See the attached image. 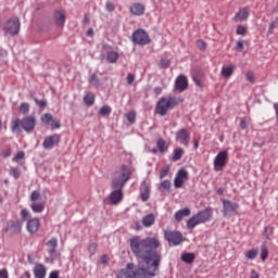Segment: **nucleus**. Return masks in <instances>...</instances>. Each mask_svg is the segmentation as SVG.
<instances>
[{
	"label": "nucleus",
	"instance_id": "12",
	"mask_svg": "<svg viewBox=\"0 0 278 278\" xmlns=\"http://www.w3.org/2000/svg\"><path fill=\"white\" fill-rule=\"evenodd\" d=\"M60 139H61V136L59 134H54L52 136L46 137L42 142L43 149H46L48 151L53 149V147H55V144H60Z\"/></svg>",
	"mask_w": 278,
	"mask_h": 278
},
{
	"label": "nucleus",
	"instance_id": "43",
	"mask_svg": "<svg viewBox=\"0 0 278 278\" xmlns=\"http://www.w3.org/2000/svg\"><path fill=\"white\" fill-rule=\"evenodd\" d=\"M268 257V249L265 245L261 248V260L264 262Z\"/></svg>",
	"mask_w": 278,
	"mask_h": 278
},
{
	"label": "nucleus",
	"instance_id": "32",
	"mask_svg": "<svg viewBox=\"0 0 278 278\" xmlns=\"http://www.w3.org/2000/svg\"><path fill=\"white\" fill-rule=\"evenodd\" d=\"M156 147L160 153H166L168 151V146L166 144V141L164 139H159L156 142Z\"/></svg>",
	"mask_w": 278,
	"mask_h": 278
},
{
	"label": "nucleus",
	"instance_id": "56",
	"mask_svg": "<svg viewBox=\"0 0 278 278\" xmlns=\"http://www.w3.org/2000/svg\"><path fill=\"white\" fill-rule=\"evenodd\" d=\"M21 216H22L23 220H25L26 218H29V211H27V208L22 210Z\"/></svg>",
	"mask_w": 278,
	"mask_h": 278
},
{
	"label": "nucleus",
	"instance_id": "37",
	"mask_svg": "<svg viewBox=\"0 0 278 278\" xmlns=\"http://www.w3.org/2000/svg\"><path fill=\"white\" fill-rule=\"evenodd\" d=\"M53 121V115L51 113H45L41 116V122L45 123V125H49Z\"/></svg>",
	"mask_w": 278,
	"mask_h": 278
},
{
	"label": "nucleus",
	"instance_id": "38",
	"mask_svg": "<svg viewBox=\"0 0 278 278\" xmlns=\"http://www.w3.org/2000/svg\"><path fill=\"white\" fill-rule=\"evenodd\" d=\"M20 113L21 114H29V103H27V102L21 103Z\"/></svg>",
	"mask_w": 278,
	"mask_h": 278
},
{
	"label": "nucleus",
	"instance_id": "49",
	"mask_svg": "<svg viewBox=\"0 0 278 278\" xmlns=\"http://www.w3.org/2000/svg\"><path fill=\"white\" fill-rule=\"evenodd\" d=\"M237 34L239 36H245L247 35V27L245 26H238Z\"/></svg>",
	"mask_w": 278,
	"mask_h": 278
},
{
	"label": "nucleus",
	"instance_id": "52",
	"mask_svg": "<svg viewBox=\"0 0 278 278\" xmlns=\"http://www.w3.org/2000/svg\"><path fill=\"white\" fill-rule=\"evenodd\" d=\"M169 170H170V169H169L168 167L163 168V169L160 172V179H164V177H167Z\"/></svg>",
	"mask_w": 278,
	"mask_h": 278
},
{
	"label": "nucleus",
	"instance_id": "50",
	"mask_svg": "<svg viewBox=\"0 0 278 278\" xmlns=\"http://www.w3.org/2000/svg\"><path fill=\"white\" fill-rule=\"evenodd\" d=\"M160 66H161V68H168V66H170V61L166 60V59H163L160 62Z\"/></svg>",
	"mask_w": 278,
	"mask_h": 278
},
{
	"label": "nucleus",
	"instance_id": "61",
	"mask_svg": "<svg viewBox=\"0 0 278 278\" xmlns=\"http://www.w3.org/2000/svg\"><path fill=\"white\" fill-rule=\"evenodd\" d=\"M49 278H60V271L53 270L49 274Z\"/></svg>",
	"mask_w": 278,
	"mask_h": 278
},
{
	"label": "nucleus",
	"instance_id": "34",
	"mask_svg": "<svg viewBox=\"0 0 278 278\" xmlns=\"http://www.w3.org/2000/svg\"><path fill=\"white\" fill-rule=\"evenodd\" d=\"M194 257L193 253H185L181 255V260L185 264H192V262H194Z\"/></svg>",
	"mask_w": 278,
	"mask_h": 278
},
{
	"label": "nucleus",
	"instance_id": "10",
	"mask_svg": "<svg viewBox=\"0 0 278 278\" xmlns=\"http://www.w3.org/2000/svg\"><path fill=\"white\" fill-rule=\"evenodd\" d=\"M176 142H179L182 147H190V132L188 129L182 128L177 130Z\"/></svg>",
	"mask_w": 278,
	"mask_h": 278
},
{
	"label": "nucleus",
	"instance_id": "29",
	"mask_svg": "<svg viewBox=\"0 0 278 278\" xmlns=\"http://www.w3.org/2000/svg\"><path fill=\"white\" fill-rule=\"evenodd\" d=\"M88 81L92 88H99V86H101V79H99V76H97V74H92L89 77Z\"/></svg>",
	"mask_w": 278,
	"mask_h": 278
},
{
	"label": "nucleus",
	"instance_id": "23",
	"mask_svg": "<svg viewBox=\"0 0 278 278\" xmlns=\"http://www.w3.org/2000/svg\"><path fill=\"white\" fill-rule=\"evenodd\" d=\"M130 12L134 16H142V14H144V7L142 3H135L130 7Z\"/></svg>",
	"mask_w": 278,
	"mask_h": 278
},
{
	"label": "nucleus",
	"instance_id": "39",
	"mask_svg": "<svg viewBox=\"0 0 278 278\" xmlns=\"http://www.w3.org/2000/svg\"><path fill=\"white\" fill-rule=\"evenodd\" d=\"M101 116H110L112 114V108L104 105L100 109Z\"/></svg>",
	"mask_w": 278,
	"mask_h": 278
},
{
	"label": "nucleus",
	"instance_id": "14",
	"mask_svg": "<svg viewBox=\"0 0 278 278\" xmlns=\"http://www.w3.org/2000/svg\"><path fill=\"white\" fill-rule=\"evenodd\" d=\"M187 179H188V170L179 169L174 179L175 188H182Z\"/></svg>",
	"mask_w": 278,
	"mask_h": 278
},
{
	"label": "nucleus",
	"instance_id": "2",
	"mask_svg": "<svg viewBox=\"0 0 278 278\" xmlns=\"http://www.w3.org/2000/svg\"><path fill=\"white\" fill-rule=\"evenodd\" d=\"M130 178L131 169H129V166L127 165H122L113 174L111 188H125Z\"/></svg>",
	"mask_w": 278,
	"mask_h": 278
},
{
	"label": "nucleus",
	"instance_id": "48",
	"mask_svg": "<svg viewBox=\"0 0 278 278\" xmlns=\"http://www.w3.org/2000/svg\"><path fill=\"white\" fill-rule=\"evenodd\" d=\"M34 101L38 108H47V100H38L37 98H34Z\"/></svg>",
	"mask_w": 278,
	"mask_h": 278
},
{
	"label": "nucleus",
	"instance_id": "18",
	"mask_svg": "<svg viewBox=\"0 0 278 278\" xmlns=\"http://www.w3.org/2000/svg\"><path fill=\"white\" fill-rule=\"evenodd\" d=\"M35 278H46L47 267L43 264H36L34 267Z\"/></svg>",
	"mask_w": 278,
	"mask_h": 278
},
{
	"label": "nucleus",
	"instance_id": "30",
	"mask_svg": "<svg viewBox=\"0 0 278 278\" xmlns=\"http://www.w3.org/2000/svg\"><path fill=\"white\" fill-rule=\"evenodd\" d=\"M84 103H86V105H88L89 108L91 105H94V93L86 92L84 97Z\"/></svg>",
	"mask_w": 278,
	"mask_h": 278
},
{
	"label": "nucleus",
	"instance_id": "22",
	"mask_svg": "<svg viewBox=\"0 0 278 278\" xmlns=\"http://www.w3.org/2000/svg\"><path fill=\"white\" fill-rule=\"evenodd\" d=\"M142 225L143 227H153L155 225V215L153 213H150L142 218Z\"/></svg>",
	"mask_w": 278,
	"mask_h": 278
},
{
	"label": "nucleus",
	"instance_id": "15",
	"mask_svg": "<svg viewBox=\"0 0 278 278\" xmlns=\"http://www.w3.org/2000/svg\"><path fill=\"white\" fill-rule=\"evenodd\" d=\"M150 194H151V185L149 184V181L143 180L140 187L141 201H143V203L149 201Z\"/></svg>",
	"mask_w": 278,
	"mask_h": 278
},
{
	"label": "nucleus",
	"instance_id": "63",
	"mask_svg": "<svg viewBox=\"0 0 278 278\" xmlns=\"http://www.w3.org/2000/svg\"><path fill=\"white\" fill-rule=\"evenodd\" d=\"M153 92H154V94H156V96L162 94V87H155V88L153 89Z\"/></svg>",
	"mask_w": 278,
	"mask_h": 278
},
{
	"label": "nucleus",
	"instance_id": "24",
	"mask_svg": "<svg viewBox=\"0 0 278 278\" xmlns=\"http://www.w3.org/2000/svg\"><path fill=\"white\" fill-rule=\"evenodd\" d=\"M30 210L35 214H42V212H45V201H42V202H31L30 203Z\"/></svg>",
	"mask_w": 278,
	"mask_h": 278
},
{
	"label": "nucleus",
	"instance_id": "6",
	"mask_svg": "<svg viewBox=\"0 0 278 278\" xmlns=\"http://www.w3.org/2000/svg\"><path fill=\"white\" fill-rule=\"evenodd\" d=\"M132 42L135 45H149L151 42V38H149V34H147V30L144 29H137L132 34Z\"/></svg>",
	"mask_w": 278,
	"mask_h": 278
},
{
	"label": "nucleus",
	"instance_id": "21",
	"mask_svg": "<svg viewBox=\"0 0 278 278\" xmlns=\"http://www.w3.org/2000/svg\"><path fill=\"white\" fill-rule=\"evenodd\" d=\"M190 214H191L190 208L186 207V208L177 211L174 215V218H175V220H177V223H181V220H184V217L190 216Z\"/></svg>",
	"mask_w": 278,
	"mask_h": 278
},
{
	"label": "nucleus",
	"instance_id": "47",
	"mask_svg": "<svg viewBox=\"0 0 278 278\" xmlns=\"http://www.w3.org/2000/svg\"><path fill=\"white\" fill-rule=\"evenodd\" d=\"M24 159H25V152L20 151L13 157V162H18V160H24Z\"/></svg>",
	"mask_w": 278,
	"mask_h": 278
},
{
	"label": "nucleus",
	"instance_id": "16",
	"mask_svg": "<svg viewBox=\"0 0 278 278\" xmlns=\"http://www.w3.org/2000/svg\"><path fill=\"white\" fill-rule=\"evenodd\" d=\"M22 227L21 222L12 220L8 223L5 231H8L11 236H14V233H21Z\"/></svg>",
	"mask_w": 278,
	"mask_h": 278
},
{
	"label": "nucleus",
	"instance_id": "13",
	"mask_svg": "<svg viewBox=\"0 0 278 278\" xmlns=\"http://www.w3.org/2000/svg\"><path fill=\"white\" fill-rule=\"evenodd\" d=\"M188 90V77L180 75L175 80L174 92H185Z\"/></svg>",
	"mask_w": 278,
	"mask_h": 278
},
{
	"label": "nucleus",
	"instance_id": "20",
	"mask_svg": "<svg viewBox=\"0 0 278 278\" xmlns=\"http://www.w3.org/2000/svg\"><path fill=\"white\" fill-rule=\"evenodd\" d=\"M54 20L56 25L64 26V23H66V13L63 10L55 11Z\"/></svg>",
	"mask_w": 278,
	"mask_h": 278
},
{
	"label": "nucleus",
	"instance_id": "40",
	"mask_svg": "<svg viewBox=\"0 0 278 278\" xmlns=\"http://www.w3.org/2000/svg\"><path fill=\"white\" fill-rule=\"evenodd\" d=\"M126 118L128 121V123H131V125H134V123H136V112L130 111L126 114Z\"/></svg>",
	"mask_w": 278,
	"mask_h": 278
},
{
	"label": "nucleus",
	"instance_id": "28",
	"mask_svg": "<svg viewBox=\"0 0 278 278\" xmlns=\"http://www.w3.org/2000/svg\"><path fill=\"white\" fill-rule=\"evenodd\" d=\"M233 68H236L233 65L222 67L223 77H225L226 79H229V77L233 75Z\"/></svg>",
	"mask_w": 278,
	"mask_h": 278
},
{
	"label": "nucleus",
	"instance_id": "64",
	"mask_svg": "<svg viewBox=\"0 0 278 278\" xmlns=\"http://www.w3.org/2000/svg\"><path fill=\"white\" fill-rule=\"evenodd\" d=\"M20 278H31V274L29 271H25Z\"/></svg>",
	"mask_w": 278,
	"mask_h": 278
},
{
	"label": "nucleus",
	"instance_id": "26",
	"mask_svg": "<svg viewBox=\"0 0 278 278\" xmlns=\"http://www.w3.org/2000/svg\"><path fill=\"white\" fill-rule=\"evenodd\" d=\"M249 18V9H241L236 15L235 21H247Z\"/></svg>",
	"mask_w": 278,
	"mask_h": 278
},
{
	"label": "nucleus",
	"instance_id": "9",
	"mask_svg": "<svg viewBox=\"0 0 278 278\" xmlns=\"http://www.w3.org/2000/svg\"><path fill=\"white\" fill-rule=\"evenodd\" d=\"M227 157H228L227 150L219 152L214 159V163H213L214 169L223 170V168H225V166L227 165Z\"/></svg>",
	"mask_w": 278,
	"mask_h": 278
},
{
	"label": "nucleus",
	"instance_id": "31",
	"mask_svg": "<svg viewBox=\"0 0 278 278\" xmlns=\"http://www.w3.org/2000/svg\"><path fill=\"white\" fill-rule=\"evenodd\" d=\"M184 156V148H176L173 153L172 162H179Z\"/></svg>",
	"mask_w": 278,
	"mask_h": 278
},
{
	"label": "nucleus",
	"instance_id": "1",
	"mask_svg": "<svg viewBox=\"0 0 278 278\" xmlns=\"http://www.w3.org/2000/svg\"><path fill=\"white\" fill-rule=\"evenodd\" d=\"M130 251L141 260L142 265L136 267L132 263H128L126 268L117 274V278H152L160 273V264L162 263V254L157 252L160 240L155 237L141 239L134 236L129 239Z\"/></svg>",
	"mask_w": 278,
	"mask_h": 278
},
{
	"label": "nucleus",
	"instance_id": "58",
	"mask_svg": "<svg viewBox=\"0 0 278 278\" xmlns=\"http://www.w3.org/2000/svg\"><path fill=\"white\" fill-rule=\"evenodd\" d=\"M12 155V150L10 148L2 151V157H10Z\"/></svg>",
	"mask_w": 278,
	"mask_h": 278
},
{
	"label": "nucleus",
	"instance_id": "8",
	"mask_svg": "<svg viewBox=\"0 0 278 278\" xmlns=\"http://www.w3.org/2000/svg\"><path fill=\"white\" fill-rule=\"evenodd\" d=\"M240 206L236 202H231V200H223V215L224 217L231 216L238 214V208Z\"/></svg>",
	"mask_w": 278,
	"mask_h": 278
},
{
	"label": "nucleus",
	"instance_id": "55",
	"mask_svg": "<svg viewBox=\"0 0 278 278\" xmlns=\"http://www.w3.org/2000/svg\"><path fill=\"white\" fill-rule=\"evenodd\" d=\"M105 8L108 12H114L115 10L114 3H112L111 1L106 2Z\"/></svg>",
	"mask_w": 278,
	"mask_h": 278
},
{
	"label": "nucleus",
	"instance_id": "11",
	"mask_svg": "<svg viewBox=\"0 0 278 278\" xmlns=\"http://www.w3.org/2000/svg\"><path fill=\"white\" fill-rule=\"evenodd\" d=\"M21 127L27 134H31L33 129H36V117L33 115L26 116L21 121Z\"/></svg>",
	"mask_w": 278,
	"mask_h": 278
},
{
	"label": "nucleus",
	"instance_id": "3",
	"mask_svg": "<svg viewBox=\"0 0 278 278\" xmlns=\"http://www.w3.org/2000/svg\"><path fill=\"white\" fill-rule=\"evenodd\" d=\"M177 103V98L173 96L161 98L156 103V114H160V116H166L168 110L176 108Z\"/></svg>",
	"mask_w": 278,
	"mask_h": 278
},
{
	"label": "nucleus",
	"instance_id": "41",
	"mask_svg": "<svg viewBox=\"0 0 278 278\" xmlns=\"http://www.w3.org/2000/svg\"><path fill=\"white\" fill-rule=\"evenodd\" d=\"M10 175H12L14 179H18L21 177V169H18V167H11Z\"/></svg>",
	"mask_w": 278,
	"mask_h": 278
},
{
	"label": "nucleus",
	"instance_id": "45",
	"mask_svg": "<svg viewBox=\"0 0 278 278\" xmlns=\"http://www.w3.org/2000/svg\"><path fill=\"white\" fill-rule=\"evenodd\" d=\"M161 190H170V180H163L160 185Z\"/></svg>",
	"mask_w": 278,
	"mask_h": 278
},
{
	"label": "nucleus",
	"instance_id": "46",
	"mask_svg": "<svg viewBox=\"0 0 278 278\" xmlns=\"http://www.w3.org/2000/svg\"><path fill=\"white\" fill-rule=\"evenodd\" d=\"M97 249H98V245L96 242L90 243L88 247V251L90 255H94L97 253Z\"/></svg>",
	"mask_w": 278,
	"mask_h": 278
},
{
	"label": "nucleus",
	"instance_id": "36",
	"mask_svg": "<svg viewBox=\"0 0 278 278\" xmlns=\"http://www.w3.org/2000/svg\"><path fill=\"white\" fill-rule=\"evenodd\" d=\"M11 131L16 132V131H21V122L20 119H14L12 123H11Z\"/></svg>",
	"mask_w": 278,
	"mask_h": 278
},
{
	"label": "nucleus",
	"instance_id": "51",
	"mask_svg": "<svg viewBox=\"0 0 278 278\" xmlns=\"http://www.w3.org/2000/svg\"><path fill=\"white\" fill-rule=\"evenodd\" d=\"M247 79L248 81H250V84H253V81H255V75L253 74V72L249 71L247 73Z\"/></svg>",
	"mask_w": 278,
	"mask_h": 278
},
{
	"label": "nucleus",
	"instance_id": "25",
	"mask_svg": "<svg viewBox=\"0 0 278 278\" xmlns=\"http://www.w3.org/2000/svg\"><path fill=\"white\" fill-rule=\"evenodd\" d=\"M47 247H48V253L50 255H53V253H55V249H58V239L56 238H52L47 242Z\"/></svg>",
	"mask_w": 278,
	"mask_h": 278
},
{
	"label": "nucleus",
	"instance_id": "44",
	"mask_svg": "<svg viewBox=\"0 0 278 278\" xmlns=\"http://www.w3.org/2000/svg\"><path fill=\"white\" fill-rule=\"evenodd\" d=\"M245 257L248 260H255L257 257V250H250L247 252Z\"/></svg>",
	"mask_w": 278,
	"mask_h": 278
},
{
	"label": "nucleus",
	"instance_id": "57",
	"mask_svg": "<svg viewBox=\"0 0 278 278\" xmlns=\"http://www.w3.org/2000/svg\"><path fill=\"white\" fill-rule=\"evenodd\" d=\"M0 278H10V274L8 273V269H0Z\"/></svg>",
	"mask_w": 278,
	"mask_h": 278
},
{
	"label": "nucleus",
	"instance_id": "60",
	"mask_svg": "<svg viewBox=\"0 0 278 278\" xmlns=\"http://www.w3.org/2000/svg\"><path fill=\"white\" fill-rule=\"evenodd\" d=\"M274 111L276 114V125L278 127V102L274 103Z\"/></svg>",
	"mask_w": 278,
	"mask_h": 278
},
{
	"label": "nucleus",
	"instance_id": "54",
	"mask_svg": "<svg viewBox=\"0 0 278 278\" xmlns=\"http://www.w3.org/2000/svg\"><path fill=\"white\" fill-rule=\"evenodd\" d=\"M126 79H127V84H129V86H131V84H134V81H136V75L128 74Z\"/></svg>",
	"mask_w": 278,
	"mask_h": 278
},
{
	"label": "nucleus",
	"instance_id": "17",
	"mask_svg": "<svg viewBox=\"0 0 278 278\" xmlns=\"http://www.w3.org/2000/svg\"><path fill=\"white\" fill-rule=\"evenodd\" d=\"M26 229L31 235L38 233V229H40V220L38 218H31L30 220H28Z\"/></svg>",
	"mask_w": 278,
	"mask_h": 278
},
{
	"label": "nucleus",
	"instance_id": "33",
	"mask_svg": "<svg viewBox=\"0 0 278 278\" xmlns=\"http://www.w3.org/2000/svg\"><path fill=\"white\" fill-rule=\"evenodd\" d=\"M197 225H201V222L198 219L197 215H193L188 222H187V227L189 229H194Z\"/></svg>",
	"mask_w": 278,
	"mask_h": 278
},
{
	"label": "nucleus",
	"instance_id": "62",
	"mask_svg": "<svg viewBox=\"0 0 278 278\" xmlns=\"http://www.w3.org/2000/svg\"><path fill=\"white\" fill-rule=\"evenodd\" d=\"M240 128L241 129H247V119L241 118V121H240Z\"/></svg>",
	"mask_w": 278,
	"mask_h": 278
},
{
	"label": "nucleus",
	"instance_id": "53",
	"mask_svg": "<svg viewBox=\"0 0 278 278\" xmlns=\"http://www.w3.org/2000/svg\"><path fill=\"white\" fill-rule=\"evenodd\" d=\"M197 45L200 51H204V49L207 47V45L203 40H198Z\"/></svg>",
	"mask_w": 278,
	"mask_h": 278
},
{
	"label": "nucleus",
	"instance_id": "19",
	"mask_svg": "<svg viewBox=\"0 0 278 278\" xmlns=\"http://www.w3.org/2000/svg\"><path fill=\"white\" fill-rule=\"evenodd\" d=\"M200 224L207 223L212 218V212L210 210H204L195 214Z\"/></svg>",
	"mask_w": 278,
	"mask_h": 278
},
{
	"label": "nucleus",
	"instance_id": "35",
	"mask_svg": "<svg viewBox=\"0 0 278 278\" xmlns=\"http://www.w3.org/2000/svg\"><path fill=\"white\" fill-rule=\"evenodd\" d=\"M30 201L31 203H38V201H40V199H42V194H40V191L35 190L30 193Z\"/></svg>",
	"mask_w": 278,
	"mask_h": 278
},
{
	"label": "nucleus",
	"instance_id": "7",
	"mask_svg": "<svg viewBox=\"0 0 278 278\" xmlns=\"http://www.w3.org/2000/svg\"><path fill=\"white\" fill-rule=\"evenodd\" d=\"M124 187H112V191L109 195L111 205H118L123 202L125 194L123 193Z\"/></svg>",
	"mask_w": 278,
	"mask_h": 278
},
{
	"label": "nucleus",
	"instance_id": "42",
	"mask_svg": "<svg viewBox=\"0 0 278 278\" xmlns=\"http://www.w3.org/2000/svg\"><path fill=\"white\" fill-rule=\"evenodd\" d=\"M192 79H193L195 86H198V88H203V80L201 79V76L193 75Z\"/></svg>",
	"mask_w": 278,
	"mask_h": 278
},
{
	"label": "nucleus",
	"instance_id": "5",
	"mask_svg": "<svg viewBox=\"0 0 278 278\" xmlns=\"http://www.w3.org/2000/svg\"><path fill=\"white\" fill-rule=\"evenodd\" d=\"M3 31L10 36H16L21 31V21L18 17L9 20L3 27Z\"/></svg>",
	"mask_w": 278,
	"mask_h": 278
},
{
	"label": "nucleus",
	"instance_id": "4",
	"mask_svg": "<svg viewBox=\"0 0 278 278\" xmlns=\"http://www.w3.org/2000/svg\"><path fill=\"white\" fill-rule=\"evenodd\" d=\"M164 238L169 247H179L184 242V235L179 231L164 230Z\"/></svg>",
	"mask_w": 278,
	"mask_h": 278
},
{
	"label": "nucleus",
	"instance_id": "59",
	"mask_svg": "<svg viewBox=\"0 0 278 278\" xmlns=\"http://www.w3.org/2000/svg\"><path fill=\"white\" fill-rule=\"evenodd\" d=\"M242 49H244V41H237V51H242Z\"/></svg>",
	"mask_w": 278,
	"mask_h": 278
},
{
	"label": "nucleus",
	"instance_id": "27",
	"mask_svg": "<svg viewBox=\"0 0 278 278\" xmlns=\"http://www.w3.org/2000/svg\"><path fill=\"white\" fill-rule=\"evenodd\" d=\"M106 60L109 64H116L118 62V52L109 51L106 53Z\"/></svg>",
	"mask_w": 278,
	"mask_h": 278
}]
</instances>
